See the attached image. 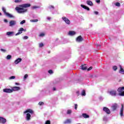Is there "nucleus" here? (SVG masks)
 I'll return each mask as SVG.
<instances>
[{
    "instance_id": "e433bc0d",
    "label": "nucleus",
    "mask_w": 124,
    "mask_h": 124,
    "mask_svg": "<svg viewBox=\"0 0 124 124\" xmlns=\"http://www.w3.org/2000/svg\"><path fill=\"white\" fill-rule=\"evenodd\" d=\"M115 5L116 6H121V4L119 2H117L115 3Z\"/></svg>"
},
{
    "instance_id": "1a4fd4ad",
    "label": "nucleus",
    "mask_w": 124,
    "mask_h": 124,
    "mask_svg": "<svg viewBox=\"0 0 124 124\" xmlns=\"http://www.w3.org/2000/svg\"><path fill=\"white\" fill-rule=\"evenodd\" d=\"M23 31H24V28H21L18 30V32L16 34V36H17L18 35H20V34H22L23 33Z\"/></svg>"
},
{
    "instance_id": "4d7b16f0",
    "label": "nucleus",
    "mask_w": 124,
    "mask_h": 124,
    "mask_svg": "<svg viewBox=\"0 0 124 124\" xmlns=\"http://www.w3.org/2000/svg\"><path fill=\"white\" fill-rule=\"evenodd\" d=\"M97 47H100V45H97Z\"/></svg>"
},
{
    "instance_id": "0eeeda50",
    "label": "nucleus",
    "mask_w": 124,
    "mask_h": 124,
    "mask_svg": "<svg viewBox=\"0 0 124 124\" xmlns=\"http://www.w3.org/2000/svg\"><path fill=\"white\" fill-rule=\"evenodd\" d=\"M120 115L121 117L124 116V104H121V108L120 109Z\"/></svg>"
},
{
    "instance_id": "dca6fc26",
    "label": "nucleus",
    "mask_w": 124,
    "mask_h": 124,
    "mask_svg": "<svg viewBox=\"0 0 124 124\" xmlns=\"http://www.w3.org/2000/svg\"><path fill=\"white\" fill-rule=\"evenodd\" d=\"M81 7H82V8H84V9H86V10H87L88 11H90V8H89V7L86 6V5H84L83 4H81L80 5Z\"/></svg>"
},
{
    "instance_id": "6e6552de",
    "label": "nucleus",
    "mask_w": 124,
    "mask_h": 124,
    "mask_svg": "<svg viewBox=\"0 0 124 124\" xmlns=\"http://www.w3.org/2000/svg\"><path fill=\"white\" fill-rule=\"evenodd\" d=\"M17 24V22L15 20H11L9 22V27H13Z\"/></svg>"
},
{
    "instance_id": "7c9ffc66",
    "label": "nucleus",
    "mask_w": 124,
    "mask_h": 124,
    "mask_svg": "<svg viewBox=\"0 0 124 124\" xmlns=\"http://www.w3.org/2000/svg\"><path fill=\"white\" fill-rule=\"evenodd\" d=\"M12 58V56L10 55H8L6 57L7 60H10Z\"/></svg>"
},
{
    "instance_id": "49530a36",
    "label": "nucleus",
    "mask_w": 124,
    "mask_h": 124,
    "mask_svg": "<svg viewBox=\"0 0 124 124\" xmlns=\"http://www.w3.org/2000/svg\"><path fill=\"white\" fill-rule=\"evenodd\" d=\"M78 107V105L77 104L75 105V110H77V108Z\"/></svg>"
},
{
    "instance_id": "8fccbe9b",
    "label": "nucleus",
    "mask_w": 124,
    "mask_h": 124,
    "mask_svg": "<svg viewBox=\"0 0 124 124\" xmlns=\"http://www.w3.org/2000/svg\"><path fill=\"white\" fill-rule=\"evenodd\" d=\"M47 20H48V21H50V20H51V19H52L51 17L47 16L46 17Z\"/></svg>"
},
{
    "instance_id": "5701e85b",
    "label": "nucleus",
    "mask_w": 124,
    "mask_h": 124,
    "mask_svg": "<svg viewBox=\"0 0 124 124\" xmlns=\"http://www.w3.org/2000/svg\"><path fill=\"white\" fill-rule=\"evenodd\" d=\"M82 117L85 118V119H88V118H90L89 115L87 114V113H82Z\"/></svg>"
},
{
    "instance_id": "2f4dec72",
    "label": "nucleus",
    "mask_w": 124,
    "mask_h": 124,
    "mask_svg": "<svg viewBox=\"0 0 124 124\" xmlns=\"http://www.w3.org/2000/svg\"><path fill=\"white\" fill-rule=\"evenodd\" d=\"M15 78H16V77L13 76L9 78V80H13V79H15Z\"/></svg>"
},
{
    "instance_id": "b1692460",
    "label": "nucleus",
    "mask_w": 124,
    "mask_h": 124,
    "mask_svg": "<svg viewBox=\"0 0 124 124\" xmlns=\"http://www.w3.org/2000/svg\"><path fill=\"white\" fill-rule=\"evenodd\" d=\"M5 15H6V16L9 17V18H14V16L12 15H11L8 13H6V14Z\"/></svg>"
},
{
    "instance_id": "052dcab7",
    "label": "nucleus",
    "mask_w": 124,
    "mask_h": 124,
    "mask_svg": "<svg viewBox=\"0 0 124 124\" xmlns=\"http://www.w3.org/2000/svg\"><path fill=\"white\" fill-rule=\"evenodd\" d=\"M91 27H93V25L91 24L90 25Z\"/></svg>"
},
{
    "instance_id": "09e8293b",
    "label": "nucleus",
    "mask_w": 124,
    "mask_h": 124,
    "mask_svg": "<svg viewBox=\"0 0 124 124\" xmlns=\"http://www.w3.org/2000/svg\"><path fill=\"white\" fill-rule=\"evenodd\" d=\"M92 69H93V67H90L87 69V70L88 71H90V70H92Z\"/></svg>"
},
{
    "instance_id": "f257e3e1",
    "label": "nucleus",
    "mask_w": 124,
    "mask_h": 124,
    "mask_svg": "<svg viewBox=\"0 0 124 124\" xmlns=\"http://www.w3.org/2000/svg\"><path fill=\"white\" fill-rule=\"evenodd\" d=\"M31 6V4L27 3V4H23L19 5V7H16V10L19 14L25 13L28 11V9L26 8H28V7H30Z\"/></svg>"
},
{
    "instance_id": "79ce46f5",
    "label": "nucleus",
    "mask_w": 124,
    "mask_h": 124,
    "mask_svg": "<svg viewBox=\"0 0 124 124\" xmlns=\"http://www.w3.org/2000/svg\"><path fill=\"white\" fill-rule=\"evenodd\" d=\"M28 74H26L25 76H24V79H27V78H28Z\"/></svg>"
},
{
    "instance_id": "c85d7f7f",
    "label": "nucleus",
    "mask_w": 124,
    "mask_h": 124,
    "mask_svg": "<svg viewBox=\"0 0 124 124\" xmlns=\"http://www.w3.org/2000/svg\"><path fill=\"white\" fill-rule=\"evenodd\" d=\"M2 10L3 12L4 13L5 15H6V13H7L6 12V10L5 9V8H4V7H3L2 8Z\"/></svg>"
},
{
    "instance_id": "4468645a",
    "label": "nucleus",
    "mask_w": 124,
    "mask_h": 124,
    "mask_svg": "<svg viewBox=\"0 0 124 124\" xmlns=\"http://www.w3.org/2000/svg\"><path fill=\"white\" fill-rule=\"evenodd\" d=\"M4 93H12V90L10 89L5 88L3 90Z\"/></svg>"
},
{
    "instance_id": "864d4df0",
    "label": "nucleus",
    "mask_w": 124,
    "mask_h": 124,
    "mask_svg": "<svg viewBox=\"0 0 124 124\" xmlns=\"http://www.w3.org/2000/svg\"><path fill=\"white\" fill-rule=\"evenodd\" d=\"M94 14H95V15H98V12L95 11V12H94Z\"/></svg>"
},
{
    "instance_id": "5fc2aeb1",
    "label": "nucleus",
    "mask_w": 124,
    "mask_h": 124,
    "mask_svg": "<svg viewBox=\"0 0 124 124\" xmlns=\"http://www.w3.org/2000/svg\"><path fill=\"white\" fill-rule=\"evenodd\" d=\"M96 2H97V3H99V2H100V0H96Z\"/></svg>"
},
{
    "instance_id": "a211bd4d",
    "label": "nucleus",
    "mask_w": 124,
    "mask_h": 124,
    "mask_svg": "<svg viewBox=\"0 0 124 124\" xmlns=\"http://www.w3.org/2000/svg\"><path fill=\"white\" fill-rule=\"evenodd\" d=\"M63 123L64 124H71V119H68L66 120H65Z\"/></svg>"
},
{
    "instance_id": "a18cd8bd",
    "label": "nucleus",
    "mask_w": 124,
    "mask_h": 124,
    "mask_svg": "<svg viewBox=\"0 0 124 124\" xmlns=\"http://www.w3.org/2000/svg\"><path fill=\"white\" fill-rule=\"evenodd\" d=\"M76 93L77 94V96H79V95H80V92L79 91H77Z\"/></svg>"
},
{
    "instance_id": "7ed1b4c3",
    "label": "nucleus",
    "mask_w": 124,
    "mask_h": 124,
    "mask_svg": "<svg viewBox=\"0 0 124 124\" xmlns=\"http://www.w3.org/2000/svg\"><path fill=\"white\" fill-rule=\"evenodd\" d=\"M124 90V87H119L117 89V91L119 92L118 95H120V96H124V91H123Z\"/></svg>"
},
{
    "instance_id": "473e14b6",
    "label": "nucleus",
    "mask_w": 124,
    "mask_h": 124,
    "mask_svg": "<svg viewBox=\"0 0 124 124\" xmlns=\"http://www.w3.org/2000/svg\"><path fill=\"white\" fill-rule=\"evenodd\" d=\"M44 46V45L43 44V43H41L40 44H39V47L40 48H42V47H43Z\"/></svg>"
},
{
    "instance_id": "412c9836",
    "label": "nucleus",
    "mask_w": 124,
    "mask_h": 124,
    "mask_svg": "<svg viewBox=\"0 0 124 124\" xmlns=\"http://www.w3.org/2000/svg\"><path fill=\"white\" fill-rule=\"evenodd\" d=\"M86 3L88 4V5H90V6H93V2L91 0H87L86 1Z\"/></svg>"
},
{
    "instance_id": "bb28decb",
    "label": "nucleus",
    "mask_w": 124,
    "mask_h": 124,
    "mask_svg": "<svg viewBox=\"0 0 124 124\" xmlns=\"http://www.w3.org/2000/svg\"><path fill=\"white\" fill-rule=\"evenodd\" d=\"M82 70H87V66L86 65H83L81 67Z\"/></svg>"
},
{
    "instance_id": "f3484780",
    "label": "nucleus",
    "mask_w": 124,
    "mask_h": 124,
    "mask_svg": "<svg viewBox=\"0 0 124 124\" xmlns=\"http://www.w3.org/2000/svg\"><path fill=\"white\" fill-rule=\"evenodd\" d=\"M22 62V59L20 58H17L16 60L15 61V64H18L19 62Z\"/></svg>"
},
{
    "instance_id": "6e6d98bb",
    "label": "nucleus",
    "mask_w": 124,
    "mask_h": 124,
    "mask_svg": "<svg viewBox=\"0 0 124 124\" xmlns=\"http://www.w3.org/2000/svg\"><path fill=\"white\" fill-rule=\"evenodd\" d=\"M15 85H20V83L16 82Z\"/></svg>"
},
{
    "instance_id": "f03ea898",
    "label": "nucleus",
    "mask_w": 124,
    "mask_h": 124,
    "mask_svg": "<svg viewBox=\"0 0 124 124\" xmlns=\"http://www.w3.org/2000/svg\"><path fill=\"white\" fill-rule=\"evenodd\" d=\"M24 114H26L25 119L26 121H31V114H33V110L31 109H29L26 110L25 111H24Z\"/></svg>"
},
{
    "instance_id": "bf43d9fd",
    "label": "nucleus",
    "mask_w": 124,
    "mask_h": 124,
    "mask_svg": "<svg viewBox=\"0 0 124 124\" xmlns=\"http://www.w3.org/2000/svg\"><path fill=\"white\" fill-rule=\"evenodd\" d=\"M59 40V39H56V41H58Z\"/></svg>"
},
{
    "instance_id": "cd10ccee",
    "label": "nucleus",
    "mask_w": 124,
    "mask_h": 124,
    "mask_svg": "<svg viewBox=\"0 0 124 124\" xmlns=\"http://www.w3.org/2000/svg\"><path fill=\"white\" fill-rule=\"evenodd\" d=\"M71 113H72V110H71V109H67V110L66 114L67 115H70V114H71Z\"/></svg>"
},
{
    "instance_id": "a878e982",
    "label": "nucleus",
    "mask_w": 124,
    "mask_h": 124,
    "mask_svg": "<svg viewBox=\"0 0 124 124\" xmlns=\"http://www.w3.org/2000/svg\"><path fill=\"white\" fill-rule=\"evenodd\" d=\"M81 95L82 96H85L86 95V91H85V90H82L81 93Z\"/></svg>"
},
{
    "instance_id": "a19ab883",
    "label": "nucleus",
    "mask_w": 124,
    "mask_h": 124,
    "mask_svg": "<svg viewBox=\"0 0 124 124\" xmlns=\"http://www.w3.org/2000/svg\"><path fill=\"white\" fill-rule=\"evenodd\" d=\"M48 73H49V74H53V70H49L48 71Z\"/></svg>"
},
{
    "instance_id": "c9c22d12",
    "label": "nucleus",
    "mask_w": 124,
    "mask_h": 124,
    "mask_svg": "<svg viewBox=\"0 0 124 124\" xmlns=\"http://www.w3.org/2000/svg\"><path fill=\"white\" fill-rule=\"evenodd\" d=\"M25 23H26V20H22L20 23V25H24V24H25Z\"/></svg>"
},
{
    "instance_id": "37998d69",
    "label": "nucleus",
    "mask_w": 124,
    "mask_h": 124,
    "mask_svg": "<svg viewBox=\"0 0 124 124\" xmlns=\"http://www.w3.org/2000/svg\"><path fill=\"white\" fill-rule=\"evenodd\" d=\"M51 124V122L49 120L46 121V124Z\"/></svg>"
},
{
    "instance_id": "72a5a7b5",
    "label": "nucleus",
    "mask_w": 124,
    "mask_h": 124,
    "mask_svg": "<svg viewBox=\"0 0 124 124\" xmlns=\"http://www.w3.org/2000/svg\"><path fill=\"white\" fill-rule=\"evenodd\" d=\"M112 68L114 71H116L117 69H118V67L117 66H113Z\"/></svg>"
},
{
    "instance_id": "9b49d317",
    "label": "nucleus",
    "mask_w": 124,
    "mask_h": 124,
    "mask_svg": "<svg viewBox=\"0 0 124 124\" xmlns=\"http://www.w3.org/2000/svg\"><path fill=\"white\" fill-rule=\"evenodd\" d=\"M117 108H118V104H116V103L113 104L111 107L112 111H115V110H117Z\"/></svg>"
},
{
    "instance_id": "ddd939ff",
    "label": "nucleus",
    "mask_w": 124,
    "mask_h": 124,
    "mask_svg": "<svg viewBox=\"0 0 124 124\" xmlns=\"http://www.w3.org/2000/svg\"><path fill=\"white\" fill-rule=\"evenodd\" d=\"M77 42H82L83 41V38L81 36H78L76 39Z\"/></svg>"
},
{
    "instance_id": "ea45409f",
    "label": "nucleus",
    "mask_w": 124,
    "mask_h": 124,
    "mask_svg": "<svg viewBox=\"0 0 124 124\" xmlns=\"http://www.w3.org/2000/svg\"><path fill=\"white\" fill-rule=\"evenodd\" d=\"M0 51H1V52H3V53H5V52H6V50L3 49H2V48L0 49Z\"/></svg>"
},
{
    "instance_id": "2eb2a0df",
    "label": "nucleus",
    "mask_w": 124,
    "mask_h": 124,
    "mask_svg": "<svg viewBox=\"0 0 124 124\" xmlns=\"http://www.w3.org/2000/svg\"><path fill=\"white\" fill-rule=\"evenodd\" d=\"M6 35H7V36H13V35H14V32L13 31L7 32L6 33Z\"/></svg>"
},
{
    "instance_id": "6ab92c4d",
    "label": "nucleus",
    "mask_w": 124,
    "mask_h": 124,
    "mask_svg": "<svg viewBox=\"0 0 124 124\" xmlns=\"http://www.w3.org/2000/svg\"><path fill=\"white\" fill-rule=\"evenodd\" d=\"M69 35L72 36L73 35H75L76 34V32L74 31H69L68 32Z\"/></svg>"
},
{
    "instance_id": "4be33fe9",
    "label": "nucleus",
    "mask_w": 124,
    "mask_h": 124,
    "mask_svg": "<svg viewBox=\"0 0 124 124\" xmlns=\"http://www.w3.org/2000/svg\"><path fill=\"white\" fill-rule=\"evenodd\" d=\"M48 9H49V10H50L51 11H53V10H54L55 9V6H53V5H49L48 7Z\"/></svg>"
},
{
    "instance_id": "58836bf2",
    "label": "nucleus",
    "mask_w": 124,
    "mask_h": 124,
    "mask_svg": "<svg viewBox=\"0 0 124 124\" xmlns=\"http://www.w3.org/2000/svg\"><path fill=\"white\" fill-rule=\"evenodd\" d=\"M32 9H36V8H39V7L34 6L32 7Z\"/></svg>"
},
{
    "instance_id": "39448f33",
    "label": "nucleus",
    "mask_w": 124,
    "mask_h": 124,
    "mask_svg": "<svg viewBox=\"0 0 124 124\" xmlns=\"http://www.w3.org/2000/svg\"><path fill=\"white\" fill-rule=\"evenodd\" d=\"M62 19L67 25H70V20L68 19V18L65 17V16H63L62 17Z\"/></svg>"
},
{
    "instance_id": "680f3d73",
    "label": "nucleus",
    "mask_w": 124,
    "mask_h": 124,
    "mask_svg": "<svg viewBox=\"0 0 124 124\" xmlns=\"http://www.w3.org/2000/svg\"><path fill=\"white\" fill-rule=\"evenodd\" d=\"M52 14H54V13L52 12Z\"/></svg>"
},
{
    "instance_id": "20e7f679",
    "label": "nucleus",
    "mask_w": 124,
    "mask_h": 124,
    "mask_svg": "<svg viewBox=\"0 0 124 124\" xmlns=\"http://www.w3.org/2000/svg\"><path fill=\"white\" fill-rule=\"evenodd\" d=\"M103 110L104 112H105L106 114H108V115H110L111 114V111H110V109L108 108L107 107H104L103 108Z\"/></svg>"
},
{
    "instance_id": "393cba45",
    "label": "nucleus",
    "mask_w": 124,
    "mask_h": 124,
    "mask_svg": "<svg viewBox=\"0 0 124 124\" xmlns=\"http://www.w3.org/2000/svg\"><path fill=\"white\" fill-rule=\"evenodd\" d=\"M30 22H31V23H36L37 22H38V19H31L30 20Z\"/></svg>"
},
{
    "instance_id": "603ef678",
    "label": "nucleus",
    "mask_w": 124,
    "mask_h": 124,
    "mask_svg": "<svg viewBox=\"0 0 124 124\" xmlns=\"http://www.w3.org/2000/svg\"><path fill=\"white\" fill-rule=\"evenodd\" d=\"M52 91H53V92H55V91H57L56 87H53L52 89Z\"/></svg>"
},
{
    "instance_id": "de8ad7c7",
    "label": "nucleus",
    "mask_w": 124,
    "mask_h": 124,
    "mask_svg": "<svg viewBox=\"0 0 124 124\" xmlns=\"http://www.w3.org/2000/svg\"><path fill=\"white\" fill-rule=\"evenodd\" d=\"M20 1H22V0H15V2H16V3L20 2Z\"/></svg>"
},
{
    "instance_id": "423d86ee",
    "label": "nucleus",
    "mask_w": 124,
    "mask_h": 124,
    "mask_svg": "<svg viewBox=\"0 0 124 124\" xmlns=\"http://www.w3.org/2000/svg\"><path fill=\"white\" fill-rule=\"evenodd\" d=\"M109 93L112 96H116L117 95V91L115 90H112L109 92Z\"/></svg>"
},
{
    "instance_id": "9d476101",
    "label": "nucleus",
    "mask_w": 124,
    "mask_h": 124,
    "mask_svg": "<svg viewBox=\"0 0 124 124\" xmlns=\"http://www.w3.org/2000/svg\"><path fill=\"white\" fill-rule=\"evenodd\" d=\"M12 92L13 93L14 92H16V91H20L21 90V88L19 87H13L12 88Z\"/></svg>"
},
{
    "instance_id": "f8f14e48",
    "label": "nucleus",
    "mask_w": 124,
    "mask_h": 124,
    "mask_svg": "<svg viewBox=\"0 0 124 124\" xmlns=\"http://www.w3.org/2000/svg\"><path fill=\"white\" fill-rule=\"evenodd\" d=\"M0 123L1 124H5L6 123V119L3 117H0Z\"/></svg>"
},
{
    "instance_id": "4c0bfd02",
    "label": "nucleus",
    "mask_w": 124,
    "mask_h": 124,
    "mask_svg": "<svg viewBox=\"0 0 124 124\" xmlns=\"http://www.w3.org/2000/svg\"><path fill=\"white\" fill-rule=\"evenodd\" d=\"M44 104V103H43V102H40L39 103V105H40V106H42V105H43Z\"/></svg>"
},
{
    "instance_id": "c756f323",
    "label": "nucleus",
    "mask_w": 124,
    "mask_h": 124,
    "mask_svg": "<svg viewBox=\"0 0 124 124\" xmlns=\"http://www.w3.org/2000/svg\"><path fill=\"white\" fill-rule=\"evenodd\" d=\"M44 36H45V33H41L40 34H39V37H44Z\"/></svg>"
},
{
    "instance_id": "c03bdc74",
    "label": "nucleus",
    "mask_w": 124,
    "mask_h": 124,
    "mask_svg": "<svg viewBox=\"0 0 124 124\" xmlns=\"http://www.w3.org/2000/svg\"><path fill=\"white\" fill-rule=\"evenodd\" d=\"M23 39L26 40V39H28V38H29V37H28V36H25L24 37H23Z\"/></svg>"
},
{
    "instance_id": "aec40b11",
    "label": "nucleus",
    "mask_w": 124,
    "mask_h": 124,
    "mask_svg": "<svg viewBox=\"0 0 124 124\" xmlns=\"http://www.w3.org/2000/svg\"><path fill=\"white\" fill-rule=\"evenodd\" d=\"M120 67V70H119V73H121V74H124V70L122 67V65L119 66Z\"/></svg>"
},
{
    "instance_id": "13d9d810",
    "label": "nucleus",
    "mask_w": 124,
    "mask_h": 124,
    "mask_svg": "<svg viewBox=\"0 0 124 124\" xmlns=\"http://www.w3.org/2000/svg\"><path fill=\"white\" fill-rule=\"evenodd\" d=\"M0 16H1V13H0Z\"/></svg>"
},
{
    "instance_id": "f704fd0d",
    "label": "nucleus",
    "mask_w": 124,
    "mask_h": 124,
    "mask_svg": "<svg viewBox=\"0 0 124 124\" xmlns=\"http://www.w3.org/2000/svg\"><path fill=\"white\" fill-rule=\"evenodd\" d=\"M103 120V121H104V122H107L108 121L107 117L106 116H104Z\"/></svg>"
},
{
    "instance_id": "3c124183",
    "label": "nucleus",
    "mask_w": 124,
    "mask_h": 124,
    "mask_svg": "<svg viewBox=\"0 0 124 124\" xmlns=\"http://www.w3.org/2000/svg\"><path fill=\"white\" fill-rule=\"evenodd\" d=\"M4 22L5 23H8V20H7V19H4Z\"/></svg>"
}]
</instances>
